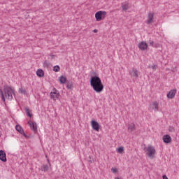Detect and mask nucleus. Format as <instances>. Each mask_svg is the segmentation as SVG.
Returning a JSON list of instances; mask_svg holds the SVG:
<instances>
[{"label": "nucleus", "mask_w": 179, "mask_h": 179, "mask_svg": "<svg viewBox=\"0 0 179 179\" xmlns=\"http://www.w3.org/2000/svg\"><path fill=\"white\" fill-rule=\"evenodd\" d=\"M48 162L50 167H51V163H50V159H48Z\"/></svg>", "instance_id": "72a5a7b5"}, {"label": "nucleus", "mask_w": 179, "mask_h": 179, "mask_svg": "<svg viewBox=\"0 0 179 179\" xmlns=\"http://www.w3.org/2000/svg\"><path fill=\"white\" fill-rule=\"evenodd\" d=\"M154 17H155V14L152 12H150L147 16V20L145 21V23L147 24H151V23H153Z\"/></svg>", "instance_id": "0eeeda50"}, {"label": "nucleus", "mask_w": 179, "mask_h": 179, "mask_svg": "<svg viewBox=\"0 0 179 179\" xmlns=\"http://www.w3.org/2000/svg\"><path fill=\"white\" fill-rule=\"evenodd\" d=\"M28 124L29 125L31 129L34 131V132H37V123H36V122H31L29 120L28 122Z\"/></svg>", "instance_id": "1a4fd4ad"}, {"label": "nucleus", "mask_w": 179, "mask_h": 179, "mask_svg": "<svg viewBox=\"0 0 179 179\" xmlns=\"http://www.w3.org/2000/svg\"><path fill=\"white\" fill-rule=\"evenodd\" d=\"M169 132H175L176 129L173 127H169Z\"/></svg>", "instance_id": "cd10ccee"}, {"label": "nucleus", "mask_w": 179, "mask_h": 179, "mask_svg": "<svg viewBox=\"0 0 179 179\" xmlns=\"http://www.w3.org/2000/svg\"><path fill=\"white\" fill-rule=\"evenodd\" d=\"M50 99L52 100H57V99H59V91L57 90V88H53L52 92H50Z\"/></svg>", "instance_id": "423d86ee"}, {"label": "nucleus", "mask_w": 179, "mask_h": 179, "mask_svg": "<svg viewBox=\"0 0 179 179\" xmlns=\"http://www.w3.org/2000/svg\"><path fill=\"white\" fill-rule=\"evenodd\" d=\"M150 107L152 110H154V111H159V103L157 101L152 102V103L150 105Z\"/></svg>", "instance_id": "dca6fc26"}, {"label": "nucleus", "mask_w": 179, "mask_h": 179, "mask_svg": "<svg viewBox=\"0 0 179 179\" xmlns=\"http://www.w3.org/2000/svg\"><path fill=\"white\" fill-rule=\"evenodd\" d=\"M155 153H156V150L154 149L152 146H148L146 149V155L148 157L153 159L155 157Z\"/></svg>", "instance_id": "39448f33"}, {"label": "nucleus", "mask_w": 179, "mask_h": 179, "mask_svg": "<svg viewBox=\"0 0 179 179\" xmlns=\"http://www.w3.org/2000/svg\"><path fill=\"white\" fill-rule=\"evenodd\" d=\"M90 85L96 93H101L104 89L101 79L97 76H94L90 78Z\"/></svg>", "instance_id": "f257e3e1"}, {"label": "nucleus", "mask_w": 179, "mask_h": 179, "mask_svg": "<svg viewBox=\"0 0 179 179\" xmlns=\"http://www.w3.org/2000/svg\"><path fill=\"white\" fill-rule=\"evenodd\" d=\"M50 169V166L47 164H43L41 166V171H44L45 173Z\"/></svg>", "instance_id": "aec40b11"}, {"label": "nucleus", "mask_w": 179, "mask_h": 179, "mask_svg": "<svg viewBox=\"0 0 179 179\" xmlns=\"http://www.w3.org/2000/svg\"><path fill=\"white\" fill-rule=\"evenodd\" d=\"M53 71L55 72H59V71H61V68L59 67V66L57 65V66H55L53 67Z\"/></svg>", "instance_id": "393cba45"}, {"label": "nucleus", "mask_w": 179, "mask_h": 179, "mask_svg": "<svg viewBox=\"0 0 179 179\" xmlns=\"http://www.w3.org/2000/svg\"><path fill=\"white\" fill-rule=\"evenodd\" d=\"M163 179H169V178H167V176L164 175V176H163Z\"/></svg>", "instance_id": "2f4dec72"}, {"label": "nucleus", "mask_w": 179, "mask_h": 179, "mask_svg": "<svg viewBox=\"0 0 179 179\" xmlns=\"http://www.w3.org/2000/svg\"><path fill=\"white\" fill-rule=\"evenodd\" d=\"M162 139H163L164 143H167V144L171 143V142L172 141L171 136H170V135H169V134L164 135L163 136Z\"/></svg>", "instance_id": "4468645a"}, {"label": "nucleus", "mask_w": 179, "mask_h": 179, "mask_svg": "<svg viewBox=\"0 0 179 179\" xmlns=\"http://www.w3.org/2000/svg\"><path fill=\"white\" fill-rule=\"evenodd\" d=\"M111 171H112V173H114L115 174V173H117V169H115V168H112V169H111Z\"/></svg>", "instance_id": "c756f323"}, {"label": "nucleus", "mask_w": 179, "mask_h": 179, "mask_svg": "<svg viewBox=\"0 0 179 179\" xmlns=\"http://www.w3.org/2000/svg\"><path fill=\"white\" fill-rule=\"evenodd\" d=\"M0 94H1L2 101H5V97L6 96L3 94V90H2V89H0Z\"/></svg>", "instance_id": "5701e85b"}, {"label": "nucleus", "mask_w": 179, "mask_h": 179, "mask_svg": "<svg viewBox=\"0 0 179 179\" xmlns=\"http://www.w3.org/2000/svg\"><path fill=\"white\" fill-rule=\"evenodd\" d=\"M121 6H122V10H124V12L128 10V9H129V3H128V1H124L122 3Z\"/></svg>", "instance_id": "2eb2a0df"}, {"label": "nucleus", "mask_w": 179, "mask_h": 179, "mask_svg": "<svg viewBox=\"0 0 179 179\" xmlns=\"http://www.w3.org/2000/svg\"><path fill=\"white\" fill-rule=\"evenodd\" d=\"M44 68H50L51 66V63L48 62V61H45L43 62Z\"/></svg>", "instance_id": "4be33fe9"}, {"label": "nucleus", "mask_w": 179, "mask_h": 179, "mask_svg": "<svg viewBox=\"0 0 179 179\" xmlns=\"http://www.w3.org/2000/svg\"><path fill=\"white\" fill-rule=\"evenodd\" d=\"M138 48L141 50V51H145V50H148V43L145 41H142L138 43Z\"/></svg>", "instance_id": "9d476101"}, {"label": "nucleus", "mask_w": 179, "mask_h": 179, "mask_svg": "<svg viewBox=\"0 0 179 179\" xmlns=\"http://www.w3.org/2000/svg\"><path fill=\"white\" fill-rule=\"evenodd\" d=\"M66 87H67V89L71 90V89H72V87H73V84H72V83L67 82Z\"/></svg>", "instance_id": "a878e982"}, {"label": "nucleus", "mask_w": 179, "mask_h": 179, "mask_svg": "<svg viewBox=\"0 0 179 179\" xmlns=\"http://www.w3.org/2000/svg\"><path fill=\"white\" fill-rule=\"evenodd\" d=\"M0 160L3 162V163H6V152L5 151L1 150H0Z\"/></svg>", "instance_id": "9b49d317"}, {"label": "nucleus", "mask_w": 179, "mask_h": 179, "mask_svg": "<svg viewBox=\"0 0 179 179\" xmlns=\"http://www.w3.org/2000/svg\"><path fill=\"white\" fill-rule=\"evenodd\" d=\"M91 125L94 131H99L100 130V124L95 120L91 121Z\"/></svg>", "instance_id": "6e6552de"}, {"label": "nucleus", "mask_w": 179, "mask_h": 179, "mask_svg": "<svg viewBox=\"0 0 179 179\" xmlns=\"http://www.w3.org/2000/svg\"><path fill=\"white\" fill-rule=\"evenodd\" d=\"M129 73L131 78V79H138L139 78V71L136 68L133 67L131 70H129Z\"/></svg>", "instance_id": "20e7f679"}, {"label": "nucleus", "mask_w": 179, "mask_h": 179, "mask_svg": "<svg viewBox=\"0 0 179 179\" xmlns=\"http://www.w3.org/2000/svg\"><path fill=\"white\" fill-rule=\"evenodd\" d=\"M59 81L62 85H64L65 83H66V78H65V76H61L59 78Z\"/></svg>", "instance_id": "6ab92c4d"}, {"label": "nucleus", "mask_w": 179, "mask_h": 179, "mask_svg": "<svg viewBox=\"0 0 179 179\" xmlns=\"http://www.w3.org/2000/svg\"><path fill=\"white\" fill-rule=\"evenodd\" d=\"M176 93H177V90H170L167 94L168 99H174Z\"/></svg>", "instance_id": "ddd939ff"}, {"label": "nucleus", "mask_w": 179, "mask_h": 179, "mask_svg": "<svg viewBox=\"0 0 179 179\" xmlns=\"http://www.w3.org/2000/svg\"><path fill=\"white\" fill-rule=\"evenodd\" d=\"M98 31H99V30H97V29H94L93 30V33H98Z\"/></svg>", "instance_id": "473e14b6"}, {"label": "nucleus", "mask_w": 179, "mask_h": 179, "mask_svg": "<svg viewBox=\"0 0 179 179\" xmlns=\"http://www.w3.org/2000/svg\"><path fill=\"white\" fill-rule=\"evenodd\" d=\"M152 69H156L157 68V65L151 66Z\"/></svg>", "instance_id": "7c9ffc66"}, {"label": "nucleus", "mask_w": 179, "mask_h": 179, "mask_svg": "<svg viewBox=\"0 0 179 179\" xmlns=\"http://www.w3.org/2000/svg\"><path fill=\"white\" fill-rule=\"evenodd\" d=\"M20 93H22V94H26V90H25L20 89Z\"/></svg>", "instance_id": "c85d7f7f"}, {"label": "nucleus", "mask_w": 179, "mask_h": 179, "mask_svg": "<svg viewBox=\"0 0 179 179\" xmlns=\"http://www.w3.org/2000/svg\"><path fill=\"white\" fill-rule=\"evenodd\" d=\"M36 75L38 78H43V76H44V71H43V69H38L36 71Z\"/></svg>", "instance_id": "a211bd4d"}, {"label": "nucleus", "mask_w": 179, "mask_h": 179, "mask_svg": "<svg viewBox=\"0 0 179 179\" xmlns=\"http://www.w3.org/2000/svg\"><path fill=\"white\" fill-rule=\"evenodd\" d=\"M148 45H150L151 47H155V48H157V45H155V42L152 40V39H150L148 42Z\"/></svg>", "instance_id": "412c9836"}, {"label": "nucleus", "mask_w": 179, "mask_h": 179, "mask_svg": "<svg viewBox=\"0 0 179 179\" xmlns=\"http://www.w3.org/2000/svg\"><path fill=\"white\" fill-rule=\"evenodd\" d=\"M117 153H122V152H124V147H119L117 149Z\"/></svg>", "instance_id": "bb28decb"}, {"label": "nucleus", "mask_w": 179, "mask_h": 179, "mask_svg": "<svg viewBox=\"0 0 179 179\" xmlns=\"http://www.w3.org/2000/svg\"><path fill=\"white\" fill-rule=\"evenodd\" d=\"M3 92L6 99H8V100H12L13 99V94H15V91L12 89V87L6 85L3 87Z\"/></svg>", "instance_id": "f03ea898"}, {"label": "nucleus", "mask_w": 179, "mask_h": 179, "mask_svg": "<svg viewBox=\"0 0 179 179\" xmlns=\"http://www.w3.org/2000/svg\"><path fill=\"white\" fill-rule=\"evenodd\" d=\"M15 129H16V131H17V132L21 134V135H23V136H24V138H27V135L26 134V133H24V130H23V128H22L20 127V125H16Z\"/></svg>", "instance_id": "f8f14e48"}, {"label": "nucleus", "mask_w": 179, "mask_h": 179, "mask_svg": "<svg viewBox=\"0 0 179 179\" xmlns=\"http://www.w3.org/2000/svg\"><path fill=\"white\" fill-rule=\"evenodd\" d=\"M0 136H1V133H0Z\"/></svg>", "instance_id": "c9c22d12"}, {"label": "nucleus", "mask_w": 179, "mask_h": 179, "mask_svg": "<svg viewBox=\"0 0 179 179\" xmlns=\"http://www.w3.org/2000/svg\"><path fill=\"white\" fill-rule=\"evenodd\" d=\"M115 179H120V178H115Z\"/></svg>", "instance_id": "f704fd0d"}, {"label": "nucleus", "mask_w": 179, "mask_h": 179, "mask_svg": "<svg viewBox=\"0 0 179 179\" xmlns=\"http://www.w3.org/2000/svg\"><path fill=\"white\" fill-rule=\"evenodd\" d=\"M136 127L135 126V124L130 123L128 125V131L129 132H134V131H136Z\"/></svg>", "instance_id": "f3484780"}, {"label": "nucleus", "mask_w": 179, "mask_h": 179, "mask_svg": "<svg viewBox=\"0 0 179 179\" xmlns=\"http://www.w3.org/2000/svg\"><path fill=\"white\" fill-rule=\"evenodd\" d=\"M25 111H26L27 115H28V117H30V118H31V117H33V115H31L30 113V109H29V108H25Z\"/></svg>", "instance_id": "b1692460"}, {"label": "nucleus", "mask_w": 179, "mask_h": 179, "mask_svg": "<svg viewBox=\"0 0 179 179\" xmlns=\"http://www.w3.org/2000/svg\"><path fill=\"white\" fill-rule=\"evenodd\" d=\"M106 15H107V12L106 11H98L95 13V19L96 22H100L103 20L106 17Z\"/></svg>", "instance_id": "7ed1b4c3"}]
</instances>
